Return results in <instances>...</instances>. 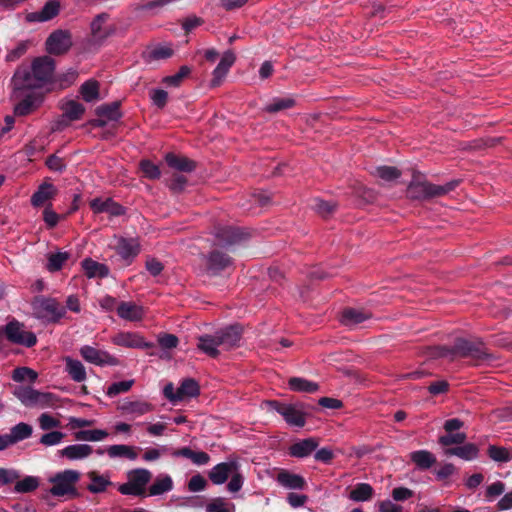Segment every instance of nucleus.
I'll list each match as a JSON object with an SVG mask.
<instances>
[{
  "label": "nucleus",
  "instance_id": "f257e3e1",
  "mask_svg": "<svg viewBox=\"0 0 512 512\" xmlns=\"http://www.w3.org/2000/svg\"><path fill=\"white\" fill-rule=\"evenodd\" d=\"M54 71V61L48 57L36 58L31 65V70L19 67L13 77L12 85H15V96H21L22 90H38L50 82Z\"/></svg>",
  "mask_w": 512,
  "mask_h": 512
},
{
  "label": "nucleus",
  "instance_id": "f03ea898",
  "mask_svg": "<svg viewBox=\"0 0 512 512\" xmlns=\"http://www.w3.org/2000/svg\"><path fill=\"white\" fill-rule=\"evenodd\" d=\"M81 473L77 470L66 469L55 473L48 481L52 484L49 492L55 497L76 496V485L79 482Z\"/></svg>",
  "mask_w": 512,
  "mask_h": 512
},
{
  "label": "nucleus",
  "instance_id": "7ed1b4c3",
  "mask_svg": "<svg viewBox=\"0 0 512 512\" xmlns=\"http://www.w3.org/2000/svg\"><path fill=\"white\" fill-rule=\"evenodd\" d=\"M266 405L272 411L279 413L285 422L291 427L302 428L306 424L307 413L300 403H281L278 401H267Z\"/></svg>",
  "mask_w": 512,
  "mask_h": 512
},
{
  "label": "nucleus",
  "instance_id": "20e7f679",
  "mask_svg": "<svg viewBox=\"0 0 512 512\" xmlns=\"http://www.w3.org/2000/svg\"><path fill=\"white\" fill-rule=\"evenodd\" d=\"M449 353L450 351L448 349H443L441 355L447 356ZM451 354L470 358L475 364H480L489 357V354L482 342L469 341L466 339H458L451 350Z\"/></svg>",
  "mask_w": 512,
  "mask_h": 512
},
{
  "label": "nucleus",
  "instance_id": "39448f33",
  "mask_svg": "<svg viewBox=\"0 0 512 512\" xmlns=\"http://www.w3.org/2000/svg\"><path fill=\"white\" fill-rule=\"evenodd\" d=\"M21 96H15V85H12L11 99L15 102L13 112L17 117L32 114L43 103V95L36 90H22Z\"/></svg>",
  "mask_w": 512,
  "mask_h": 512
},
{
  "label": "nucleus",
  "instance_id": "423d86ee",
  "mask_svg": "<svg viewBox=\"0 0 512 512\" xmlns=\"http://www.w3.org/2000/svg\"><path fill=\"white\" fill-rule=\"evenodd\" d=\"M456 182H450L446 185H434L425 181H413L408 187L410 197L415 199H425L447 194L456 186Z\"/></svg>",
  "mask_w": 512,
  "mask_h": 512
},
{
  "label": "nucleus",
  "instance_id": "0eeeda50",
  "mask_svg": "<svg viewBox=\"0 0 512 512\" xmlns=\"http://www.w3.org/2000/svg\"><path fill=\"white\" fill-rule=\"evenodd\" d=\"M37 318L48 322H56L65 315V308L54 299H37L33 303Z\"/></svg>",
  "mask_w": 512,
  "mask_h": 512
},
{
  "label": "nucleus",
  "instance_id": "6e6552de",
  "mask_svg": "<svg viewBox=\"0 0 512 512\" xmlns=\"http://www.w3.org/2000/svg\"><path fill=\"white\" fill-rule=\"evenodd\" d=\"M6 338L18 345L32 347L36 344L37 339L33 332L26 331L23 325L18 321H11L4 327Z\"/></svg>",
  "mask_w": 512,
  "mask_h": 512
},
{
  "label": "nucleus",
  "instance_id": "1a4fd4ad",
  "mask_svg": "<svg viewBox=\"0 0 512 512\" xmlns=\"http://www.w3.org/2000/svg\"><path fill=\"white\" fill-rule=\"evenodd\" d=\"M109 19V14L101 13L91 22V36L94 42L103 43L107 38L115 34L116 27L109 22Z\"/></svg>",
  "mask_w": 512,
  "mask_h": 512
},
{
  "label": "nucleus",
  "instance_id": "9d476101",
  "mask_svg": "<svg viewBox=\"0 0 512 512\" xmlns=\"http://www.w3.org/2000/svg\"><path fill=\"white\" fill-rule=\"evenodd\" d=\"M79 353L85 361L96 366H116L119 363L118 359L109 352L90 345L82 346Z\"/></svg>",
  "mask_w": 512,
  "mask_h": 512
},
{
  "label": "nucleus",
  "instance_id": "9b49d317",
  "mask_svg": "<svg viewBox=\"0 0 512 512\" xmlns=\"http://www.w3.org/2000/svg\"><path fill=\"white\" fill-rule=\"evenodd\" d=\"M72 46V35L67 30H56L46 40V50L53 55L65 54Z\"/></svg>",
  "mask_w": 512,
  "mask_h": 512
},
{
  "label": "nucleus",
  "instance_id": "f8f14e48",
  "mask_svg": "<svg viewBox=\"0 0 512 512\" xmlns=\"http://www.w3.org/2000/svg\"><path fill=\"white\" fill-rule=\"evenodd\" d=\"M115 345L127 348H150L152 343L146 342L142 336L134 332H121L112 338Z\"/></svg>",
  "mask_w": 512,
  "mask_h": 512
},
{
  "label": "nucleus",
  "instance_id": "ddd939ff",
  "mask_svg": "<svg viewBox=\"0 0 512 512\" xmlns=\"http://www.w3.org/2000/svg\"><path fill=\"white\" fill-rule=\"evenodd\" d=\"M236 461L222 462L215 465L209 472V479L215 485L224 484L231 474L237 470Z\"/></svg>",
  "mask_w": 512,
  "mask_h": 512
},
{
  "label": "nucleus",
  "instance_id": "4468645a",
  "mask_svg": "<svg viewBox=\"0 0 512 512\" xmlns=\"http://www.w3.org/2000/svg\"><path fill=\"white\" fill-rule=\"evenodd\" d=\"M87 477L90 480L87 490L92 494L104 493L113 484L109 472L100 474L97 471H90Z\"/></svg>",
  "mask_w": 512,
  "mask_h": 512
},
{
  "label": "nucleus",
  "instance_id": "2eb2a0df",
  "mask_svg": "<svg viewBox=\"0 0 512 512\" xmlns=\"http://www.w3.org/2000/svg\"><path fill=\"white\" fill-rule=\"evenodd\" d=\"M93 453L92 446L88 444H71L58 451L60 457L69 461L83 460Z\"/></svg>",
  "mask_w": 512,
  "mask_h": 512
},
{
  "label": "nucleus",
  "instance_id": "dca6fc26",
  "mask_svg": "<svg viewBox=\"0 0 512 512\" xmlns=\"http://www.w3.org/2000/svg\"><path fill=\"white\" fill-rule=\"evenodd\" d=\"M117 314L121 319L136 322L143 319L145 310L135 302H121L117 306Z\"/></svg>",
  "mask_w": 512,
  "mask_h": 512
},
{
  "label": "nucleus",
  "instance_id": "f3484780",
  "mask_svg": "<svg viewBox=\"0 0 512 512\" xmlns=\"http://www.w3.org/2000/svg\"><path fill=\"white\" fill-rule=\"evenodd\" d=\"M99 119L93 121L94 126L103 127L108 121H117L121 117L119 103L104 104L96 109Z\"/></svg>",
  "mask_w": 512,
  "mask_h": 512
},
{
  "label": "nucleus",
  "instance_id": "a211bd4d",
  "mask_svg": "<svg viewBox=\"0 0 512 512\" xmlns=\"http://www.w3.org/2000/svg\"><path fill=\"white\" fill-rule=\"evenodd\" d=\"M276 480L279 485L290 490H303L306 487V481L301 475L287 470L280 471Z\"/></svg>",
  "mask_w": 512,
  "mask_h": 512
},
{
  "label": "nucleus",
  "instance_id": "6ab92c4d",
  "mask_svg": "<svg viewBox=\"0 0 512 512\" xmlns=\"http://www.w3.org/2000/svg\"><path fill=\"white\" fill-rule=\"evenodd\" d=\"M319 445L317 439L310 437L299 440L289 447V454L296 458H305L309 456Z\"/></svg>",
  "mask_w": 512,
  "mask_h": 512
},
{
  "label": "nucleus",
  "instance_id": "aec40b11",
  "mask_svg": "<svg viewBox=\"0 0 512 512\" xmlns=\"http://www.w3.org/2000/svg\"><path fill=\"white\" fill-rule=\"evenodd\" d=\"M60 4L56 0H49L43 6L41 11L33 12L27 15V20L31 22H45L58 15Z\"/></svg>",
  "mask_w": 512,
  "mask_h": 512
},
{
  "label": "nucleus",
  "instance_id": "412c9836",
  "mask_svg": "<svg viewBox=\"0 0 512 512\" xmlns=\"http://www.w3.org/2000/svg\"><path fill=\"white\" fill-rule=\"evenodd\" d=\"M235 61V56L231 51H227L223 54L220 62L216 66L213 71V79L211 81L212 86L220 85L221 81L227 75L230 67L233 65Z\"/></svg>",
  "mask_w": 512,
  "mask_h": 512
},
{
  "label": "nucleus",
  "instance_id": "4be33fe9",
  "mask_svg": "<svg viewBox=\"0 0 512 512\" xmlns=\"http://www.w3.org/2000/svg\"><path fill=\"white\" fill-rule=\"evenodd\" d=\"M57 192L58 190L56 186H54L52 183L43 182L32 195L31 204L34 207H40L44 205L48 200L54 198Z\"/></svg>",
  "mask_w": 512,
  "mask_h": 512
},
{
  "label": "nucleus",
  "instance_id": "5701e85b",
  "mask_svg": "<svg viewBox=\"0 0 512 512\" xmlns=\"http://www.w3.org/2000/svg\"><path fill=\"white\" fill-rule=\"evenodd\" d=\"M117 253L121 256L122 259L130 262L134 257H136L140 251L139 243L136 239H125L120 238L117 240V244L115 246Z\"/></svg>",
  "mask_w": 512,
  "mask_h": 512
},
{
  "label": "nucleus",
  "instance_id": "b1692460",
  "mask_svg": "<svg viewBox=\"0 0 512 512\" xmlns=\"http://www.w3.org/2000/svg\"><path fill=\"white\" fill-rule=\"evenodd\" d=\"M61 109L63 111L61 123L79 120L85 112L83 104L75 100L65 101L62 104Z\"/></svg>",
  "mask_w": 512,
  "mask_h": 512
},
{
  "label": "nucleus",
  "instance_id": "393cba45",
  "mask_svg": "<svg viewBox=\"0 0 512 512\" xmlns=\"http://www.w3.org/2000/svg\"><path fill=\"white\" fill-rule=\"evenodd\" d=\"M119 410L124 414L139 417L153 411V405L146 401H124Z\"/></svg>",
  "mask_w": 512,
  "mask_h": 512
},
{
  "label": "nucleus",
  "instance_id": "a878e982",
  "mask_svg": "<svg viewBox=\"0 0 512 512\" xmlns=\"http://www.w3.org/2000/svg\"><path fill=\"white\" fill-rule=\"evenodd\" d=\"M174 457H184L192 461L197 466H203L209 463L210 456L204 451H194L189 447H183L172 452Z\"/></svg>",
  "mask_w": 512,
  "mask_h": 512
},
{
  "label": "nucleus",
  "instance_id": "bb28decb",
  "mask_svg": "<svg viewBox=\"0 0 512 512\" xmlns=\"http://www.w3.org/2000/svg\"><path fill=\"white\" fill-rule=\"evenodd\" d=\"M174 487L173 480L170 475L159 474L148 489L149 496H158L170 492Z\"/></svg>",
  "mask_w": 512,
  "mask_h": 512
},
{
  "label": "nucleus",
  "instance_id": "cd10ccee",
  "mask_svg": "<svg viewBox=\"0 0 512 512\" xmlns=\"http://www.w3.org/2000/svg\"><path fill=\"white\" fill-rule=\"evenodd\" d=\"M216 335L220 346L229 349L237 345L240 341L241 329L238 326H230L221 330Z\"/></svg>",
  "mask_w": 512,
  "mask_h": 512
},
{
  "label": "nucleus",
  "instance_id": "c85d7f7f",
  "mask_svg": "<svg viewBox=\"0 0 512 512\" xmlns=\"http://www.w3.org/2000/svg\"><path fill=\"white\" fill-rule=\"evenodd\" d=\"M231 265V259L224 253L212 252L207 258L208 270L213 274L219 273Z\"/></svg>",
  "mask_w": 512,
  "mask_h": 512
},
{
  "label": "nucleus",
  "instance_id": "c756f323",
  "mask_svg": "<svg viewBox=\"0 0 512 512\" xmlns=\"http://www.w3.org/2000/svg\"><path fill=\"white\" fill-rule=\"evenodd\" d=\"M444 454L446 456H457L463 460L470 461L478 456V448L475 444L468 443L459 447L447 448Z\"/></svg>",
  "mask_w": 512,
  "mask_h": 512
},
{
  "label": "nucleus",
  "instance_id": "7c9ffc66",
  "mask_svg": "<svg viewBox=\"0 0 512 512\" xmlns=\"http://www.w3.org/2000/svg\"><path fill=\"white\" fill-rule=\"evenodd\" d=\"M82 268L88 278H105L109 274V269L106 265L92 259H84L82 261Z\"/></svg>",
  "mask_w": 512,
  "mask_h": 512
},
{
  "label": "nucleus",
  "instance_id": "2f4dec72",
  "mask_svg": "<svg viewBox=\"0 0 512 512\" xmlns=\"http://www.w3.org/2000/svg\"><path fill=\"white\" fill-rule=\"evenodd\" d=\"M64 360L66 364L65 370L72 380L75 382H83L86 380V369L79 360L70 357H66Z\"/></svg>",
  "mask_w": 512,
  "mask_h": 512
},
{
  "label": "nucleus",
  "instance_id": "473e14b6",
  "mask_svg": "<svg viewBox=\"0 0 512 512\" xmlns=\"http://www.w3.org/2000/svg\"><path fill=\"white\" fill-rule=\"evenodd\" d=\"M370 318V314L354 308H347L342 312L341 323L353 327Z\"/></svg>",
  "mask_w": 512,
  "mask_h": 512
},
{
  "label": "nucleus",
  "instance_id": "72a5a7b5",
  "mask_svg": "<svg viewBox=\"0 0 512 512\" xmlns=\"http://www.w3.org/2000/svg\"><path fill=\"white\" fill-rule=\"evenodd\" d=\"M152 474L149 470L139 468L131 471L128 474L129 480L145 495L146 485L150 482Z\"/></svg>",
  "mask_w": 512,
  "mask_h": 512
},
{
  "label": "nucleus",
  "instance_id": "f704fd0d",
  "mask_svg": "<svg viewBox=\"0 0 512 512\" xmlns=\"http://www.w3.org/2000/svg\"><path fill=\"white\" fill-rule=\"evenodd\" d=\"M205 512H235V504L224 497H216L205 505Z\"/></svg>",
  "mask_w": 512,
  "mask_h": 512
},
{
  "label": "nucleus",
  "instance_id": "c9c22d12",
  "mask_svg": "<svg viewBox=\"0 0 512 512\" xmlns=\"http://www.w3.org/2000/svg\"><path fill=\"white\" fill-rule=\"evenodd\" d=\"M411 461L422 470L429 469L436 462L435 456L427 450H418L410 453Z\"/></svg>",
  "mask_w": 512,
  "mask_h": 512
},
{
  "label": "nucleus",
  "instance_id": "e433bc0d",
  "mask_svg": "<svg viewBox=\"0 0 512 512\" xmlns=\"http://www.w3.org/2000/svg\"><path fill=\"white\" fill-rule=\"evenodd\" d=\"M107 454L110 458H127L130 460H135L137 458L135 447L124 444L109 446L107 448Z\"/></svg>",
  "mask_w": 512,
  "mask_h": 512
},
{
  "label": "nucleus",
  "instance_id": "4c0bfd02",
  "mask_svg": "<svg viewBox=\"0 0 512 512\" xmlns=\"http://www.w3.org/2000/svg\"><path fill=\"white\" fill-rule=\"evenodd\" d=\"M290 390L295 392L314 393L319 386L316 382L309 381L301 377H292L288 381Z\"/></svg>",
  "mask_w": 512,
  "mask_h": 512
},
{
  "label": "nucleus",
  "instance_id": "58836bf2",
  "mask_svg": "<svg viewBox=\"0 0 512 512\" xmlns=\"http://www.w3.org/2000/svg\"><path fill=\"white\" fill-rule=\"evenodd\" d=\"M374 489L368 483H358L350 492L349 498L355 502L368 501L373 497Z\"/></svg>",
  "mask_w": 512,
  "mask_h": 512
},
{
  "label": "nucleus",
  "instance_id": "ea45409f",
  "mask_svg": "<svg viewBox=\"0 0 512 512\" xmlns=\"http://www.w3.org/2000/svg\"><path fill=\"white\" fill-rule=\"evenodd\" d=\"M40 486V479L37 476H25L18 479L14 485V492L16 493H30L35 491Z\"/></svg>",
  "mask_w": 512,
  "mask_h": 512
},
{
  "label": "nucleus",
  "instance_id": "a19ab883",
  "mask_svg": "<svg viewBox=\"0 0 512 512\" xmlns=\"http://www.w3.org/2000/svg\"><path fill=\"white\" fill-rule=\"evenodd\" d=\"M220 346L217 335L216 336H201L198 342V348L208 356L215 357L218 354V347Z\"/></svg>",
  "mask_w": 512,
  "mask_h": 512
},
{
  "label": "nucleus",
  "instance_id": "79ce46f5",
  "mask_svg": "<svg viewBox=\"0 0 512 512\" xmlns=\"http://www.w3.org/2000/svg\"><path fill=\"white\" fill-rule=\"evenodd\" d=\"M32 432L33 429L29 424L21 422L11 428L8 436L12 444H15L22 440L28 439L32 435Z\"/></svg>",
  "mask_w": 512,
  "mask_h": 512
},
{
  "label": "nucleus",
  "instance_id": "37998d69",
  "mask_svg": "<svg viewBox=\"0 0 512 512\" xmlns=\"http://www.w3.org/2000/svg\"><path fill=\"white\" fill-rule=\"evenodd\" d=\"M165 160L170 167L178 171L189 172L194 169V163L186 157H179L174 154H167Z\"/></svg>",
  "mask_w": 512,
  "mask_h": 512
},
{
  "label": "nucleus",
  "instance_id": "c03bdc74",
  "mask_svg": "<svg viewBox=\"0 0 512 512\" xmlns=\"http://www.w3.org/2000/svg\"><path fill=\"white\" fill-rule=\"evenodd\" d=\"M38 390L31 387L20 386L14 391V395L20 400V402L28 407H34Z\"/></svg>",
  "mask_w": 512,
  "mask_h": 512
},
{
  "label": "nucleus",
  "instance_id": "a18cd8bd",
  "mask_svg": "<svg viewBox=\"0 0 512 512\" xmlns=\"http://www.w3.org/2000/svg\"><path fill=\"white\" fill-rule=\"evenodd\" d=\"M108 437V432L102 429L81 430L75 433V438L80 441L99 442Z\"/></svg>",
  "mask_w": 512,
  "mask_h": 512
},
{
  "label": "nucleus",
  "instance_id": "49530a36",
  "mask_svg": "<svg viewBox=\"0 0 512 512\" xmlns=\"http://www.w3.org/2000/svg\"><path fill=\"white\" fill-rule=\"evenodd\" d=\"M80 94L86 102H93L99 98V84L95 80H88L81 85Z\"/></svg>",
  "mask_w": 512,
  "mask_h": 512
},
{
  "label": "nucleus",
  "instance_id": "de8ad7c7",
  "mask_svg": "<svg viewBox=\"0 0 512 512\" xmlns=\"http://www.w3.org/2000/svg\"><path fill=\"white\" fill-rule=\"evenodd\" d=\"M178 391L179 399L182 401L186 398L197 396L199 394V386L195 380L188 378L182 381Z\"/></svg>",
  "mask_w": 512,
  "mask_h": 512
},
{
  "label": "nucleus",
  "instance_id": "09e8293b",
  "mask_svg": "<svg viewBox=\"0 0 512 512\" xmlns=\"http://www.w3.org/2000/svg\"><path fill=\"white\" fill-rule=\"evenodd\" d=\"M69 256L70 255L67 252H56L49 254L46 268L50 272H56L60 270L64 263L69 259Z\"/></svg>",
  "mask_w": 512,
  "mask_h": 512
},
{
  "label": "nucleus",
  "instance_id": "8fccbe9b",
  "mask_svg": "<svg viewBox=\"0 0 512 512\" xmlns=\"http://www.w3.org/2000/svg\"><path fill=\"white\" fill-rule=\"evenodd\" d=\"M58 397L49 392L38 391L34 406L40 408H56L58 407Z\"/></svg>",
  "mask_w": 512,
  "mask_h": 512
},
{
  "label": "nucleus",
  "instance_id": "3c124183",
  "mask_svg": "<svg viewBox=\"0 0 512 512\" xmlns=\"http://www.w3.org/2000/svg\"><path fill=\"white\" fill-rule=\"evenodd\" d=\"M295 104L292 98H274L264 108L266 112L275 113L293 107Z\"/></svg>",
  "mask_w": 512,
  "mask_h": 512
},
{
  "label": "nucleus",
  "instance_id": "603ef678",
  "mask_svg": "<svg viewBox=\"0 0 512 512\" xmlns=\"http://www.w3.org/2000/svg\"><path fill=\"white\" fill-rule=\"evenodd\" d=\"M216 236L219 238V242L224 244H233L241 239L239 230L231 227L221 229Z\"/></svg>",
  "mask_w": 512,
  "mask_h": 512
},
{
  "label": "nucleus",
  "instance_id": "864d4df0",
  "mask_svg": "<svg viewBox=\"0 0 512 512\" xmlns=\"http://www.w3.org/2000/svg\"><path fill=\"white\" fill-rule=\"evenodd\" d=\"M38 377V374L33 369H30L28 367H20L13 371L12 378L16 382H35Z\"/></svg>",
  "mask_w": 512,
  "mask_h": 512
},
{
  "label": "nucleus",
  "instance_id": "5fc2aeb1",
  "mask_svg": "<svg viewBox=\"0 0 512 512\" xmlns=\"http://www.w3.org/2000/svg\"><path fill=\"white\" fill-rule=\"evenodd\" d=\"M134 384V380H124L120 382L112 383L106 391L107 396L115 397L118 394L128 392Z\"/></svg>",
  "mask_w": 512,
  "mask_h": 512
},
{
  "label": "nucleus",
  "instance_id": "6e6d98bb",
  "mask_svg": "<svg viewBox=\"0 0 512 512\" xmlns=\"http://www.w3.org/2000/svg\"><path fill=\"white\" fill-rule=\"evenodd\" d=\"M374 174L384 181H392L400 176L399 170L391 166L376 167Z\"/></svg>",
  "mask_w": 512,
  "mask_h": 512
},
{
  "label": "nucleus",
  "instance_id": "4d7b16f0",
  "mask_svg": "<svg viewBox=\"0 0 512 512\" xmlns=\"http://www.w3.org/2000/svg\"><path fill=\"white\" fill-rule=\"evenodd\" d=\"M140 169L143 175L149 179H158L161 175L159 167L149 160H142L140 162Z\"/></svg>",
  "mask_w": 512,
  "mask_h": 512
},
{
  "label": "nucleus",
  "instance_id": "13d9d810",
  "mask_svg": "<svg viewBox=\"0 0 512 512\" xmlns=\"http://www.w3.org/2000/svg\"><path fill=\"white\" fill-rule=\"evenodd\" d=\"M65 437V434L60 431H50L41 436L39 442L44 446H56L60 444Z\"/></svg>",
  "mask_w": 512,
  "mask_h": 512
},
{
  "label": "nucleus",
  "instance_id": "bf43d9fd",
  "mask_svg": "<svg viewBox=\"0 0 512 512\" xmlns=\"http://www.w3.org/2000/svg\"><path fill=\"white\" fill-rule=\"evenodd\" d=\"M28 50V43L25 41L19 42L14 48L8 50L5 60L7 62H15L20 59Z\"/></svg>",
  "mask_w": 512,
  "mask_h": 512
},
{
  "label": "nucleus",
  "instance_id": "052dcab7",
  "mask_svg": "<svg viewBox=\"0 0 512 512\" xmlns=\"http://www.w3.org/2000/svg\"><path fill=\"white\" fill-rule=\"evenodd\" d=\"M39 427L49 431L60 426V421L49 413H42L38 418Z\"/></svg>",
  "mask_w": 512,
  "mask_h": 512
},
{
  "label": "nucleus",
  "instance_id": "680f3d73",
  "mask_svg": "<svg viewBox=\"0 0 512 512\" xmlns=\"http://www.w3.org/2000/svg\"><path fill=\"white\" fill-rule=\"evenodd\" d=\"M489 456L497 462H507L511 459L510 452L502 447L490 446L488 449Z\"/></svg>",
  "mask_w": 512,
  "mask_h": 512
},
{
  "label": "nucleus",
  "instance_id": "e2e57ef3",
  "mask_svg": "<svg viewBox=\"0 0 512 512\" xmlns=\"http://www.w3.org/2000/svg\"><path fill=\"white\" fill-rule=\"evenodd\" d=\"M189 73L190 68L182 66L176 74L165 77L163 82L169 86H178Z\"/></svg>",
  "mask_w": 512,
  "mask_h": 512
},
{
  "label": "nucleus",
  "instance_id": "0e129e2a",
  "mask_svg": "<svg viewBox=\"0 0 512 512\" xmlns=\"http://www.w3.org/2000/svg\"><path fill=\"white\" fill-rule=\"evenodd\" d=\"M20 472L15 469L0 468V484L8 485L20 478Z\"/></svg>",
  "mask_w": 512,
  "mask_h": 512
},
{
  "label": "nucleus",
  "instance_id": "69168bd1",
  "mask_svg": "<svg viewBox=\"0 0 512 512\" xmlns=\"http://www.w3.org/2000/svg\"><path fill=\"white\" fill-rule=\"evenodd\" d=\"M313 209L318 214L325 217L335 210V204L321 199H315L313 203Z\"/></svg>",
  "mask_w": 512,
  "mask_h": 512
},
{
  "label": "nucleus",
  "instance_id": "338daca9",
  "mask_svg": "<svg viewBox=\"0 0 512 512\" xmlns=\"http://www.w3.org/2000/svg\"><path fill=\"white\" fill-rule=\"evenodd\" d=\"M230 477L231 479L227 485L228 490L232 493L238 492L242 488L244 482V477L239 472V466H237V470H235Z\"/></svg>",
  "mask_w": 512,
  "mask_h": 512
},
{
  "label": "nucleus",
  "instance_id": "774afa93",
  "mask_svg": "<svg viewBox=\"0 0 512 512\" xmlns=\"http://www.w3.org/2000/svg\"><path fill=\"white\" fill-rule=\"evenodd\" d=\"M377 506L378 512H403V507L390 499L379 501Z\"/></svg>",
  "mask_w": 512,
  "mask_h": 512
}]
</instances>
